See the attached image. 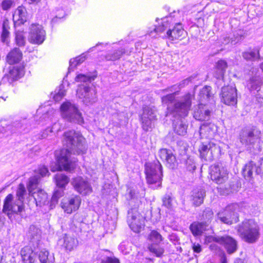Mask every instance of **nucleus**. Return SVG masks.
Listing matches in <instances>:
<instances>
[{"label": "nucleus", "instance_id": "nucleus-44", "mask_svg": "<svg viewBox=\"0 0 263 263\" xmlns=\"http://www.w3.org/2000/svg\"><path fill=\"white\" fill-rule=\"evenodd\" d=\"M85 59V56L84 54H82L75 59H71L69 61V71L73 70L78 65L84 62Z\"/></svg>", "mask_w": 263, "mask_h": 263}, {"label": "nucleus", "instance_id": "nucleus-21", "mask_svg": "<svg viewBox=\"0 0 263 263\" xmlns=\"http://www.w3.org/2000/svg\"><path fill=\"white\" fill-rule=\"evenodd\" d=\"M25 246L21 251L22 261L24 263H34L36 259V254L38 253L37 248L35 246Z\"/></svg>", "mask_w": 263, "mask_h": 263}, {"label": "nucleus", "instance_id": "nucleus-64", "mask_svg": "<svg viewBox=\"0 0 263 263\" xmlns=\"http://www.w3.org/2000/svg\"><path fill=\"white\" fill-rule=\"evenodd\" d=\"M221 263H227V259L226 257H223L221 259Z\"/></svg>", "mask_w": 263, "mask_h": 263}, {"label": "nucleus", "instance_id": "nucleus-55", "mask_svg": "<svg viewBox=\"0 0 263 263\" xmlns=\"http://www.w3.org/2000/svg\"><path fill=\"white\" fill-rule=\"evenodd\" d=\"M52 133L49 129V127L47 128L45 130L41 132L37 135V138L39 139H43L47 138L50 134Z\"/></svg>", "mask_w": 263, "mask_h": 263}, {"label": "nucleus", "instance_id": "nucleus-12", "mask_svg": "<svg viewBox=\"0 0 263 263\" xmlns=\"http://www.w3.org/2000/svg\"><path fill=\"white\" fill-rule=\"evenodd\" d=\"M23 75L24 70L22 67L18 66L13 67L10 69L9 73L3 78V83H0V90L5 92L7 85H10L13 81L16 80Z\"/></svg>", "mask_w": 263, "mask_h": 263}, {"label": "nucleus", "instance_id": "nucleus-28", "mask_svg": "<svg viewBox=\"0 0 263 263\" xmlns=\"http://www.w3.org/2000/svg\"><path fill=\"white\" fill-rule=\"evenodd\" d=\"M14 23L23 24L27 20V11L25 7L19 6L14 11L13 15Z\"/></svg>", "mask_w": 263, "mask_h": 263}, {"label": "nucleus", "instance_id": "nucleus-32", "mask_svg": "<svg viewBox=\"0 0 263 263\" xmlns=\"http://www.w3.org/2000/svg\"><path fill=\"white\" fill-rule=\"evenodd\" d=\"M227 67V63L224 60H220L218 61L216 64V71L214 73L215 77L217 79L222 78Z\"/></svg>", "mask_w": 263, "mask_h": 263}, {"label": "nucleus", "instance_id": "nucleus-14", "mask_svg": "<svg viewBox=\"0 0 263 263\" xmlns=\"http://www.w3.org/2000/svg\"><path fill=\"white\" fill-rule=\"evenodd\" d=\"M141 119L143 129L145 131H148L152 128L156 119V110L148 106L144 107Z\"/></svg>", "mask_w": 263, "mask_h": 263}, {"label": "nucleus", "instance_id": "nucleus-7", "mask_svg": "<svg viewBox=\"0 0 263 263\" xmlns=\"http://www.w3.org/2000/svg\"><path fill=\"white\" fill-rule=\"evenodd\" d=\"M192 96L185 95L180 101L176 102L172 107H168V113L174 117H185L187 116L192 105Z\"/></svg>", "mask_w": 263, "mask_h": 263}, {"label": "nucleus", "instance_id": "nucleus-27", "mask_svg": "<svg viewBox=\"0 0 263 263\" xmlns=\"http://www.w3.org/2000/svg\"><path fill=\"white\" fill-rule=\"evenodd\" d=\"M34 199L36 206H42L49 203L47 193L42 190H37V192L30 194Z\"/></svg>", "mask_w": 263, "mask_h": 263}, {"label": "nucleus", "instance_id": "nucleus-48", "mask_svg": "<svg viewBox=\"0 0 263 263\" xmlns=\"http://www.w3.org/2000/svg\"><path fill=\"white\" fill-rule=\"evenodd\" d=\"M15 42L18 46H23L25 44V39L23 32L17 31L15 33Z\"/></svg>", "mask_w": 263, "mask_h": 263}, {"label": "nucleus", "instance_id": "nucleus-23", "mask_svg": "<svg viewBox=\"0 0 263 263\" xmlns=\"http://www.w3.org/2000/svg\"><path fill=\"white\" fill-rule=\"evenodd\" d=\"M211 110L206 104L200 103L194 111V118L199 121L209 120L211 116Z\"/></svg>", "mask_w": 263, "mask_h": 263}, {"label": "nucleus", "instance_id": "nucleus-33", "mask_svg": "<svg viewBox=\"0 0 263 263\" xmlns=\"http://www.w3.org/2000/svg\"><path fill=\"white\" fill-rule=\"evenodd\" d=\"M170 89V91L173 92L174 91L175 92L166 95L162 97V102L163 104H165L168 107H172V106H170V104H171L173 101L175 100V96L178 93V91L176 89V85H174L171 87L168 88L166 90H168Z\"/></svg>", "mask_w": 263, "mask_h": 263}, {"label": "nucleus", "instance_id": "nucleus-34", "mask_svg": "<svg viewBox=\"0 0 263 263\" xmlns=\"http://www.w3.org/2000/svg\"><path fill=\"white\" fill-rule=\"evenodd\" d=\"M39 258L41 263H53L54 262L53 254H50L45 249L41 250L39 253Z\"/></svg>", "mask_w": 263, "mask_h": 263}, {"label": "nucleus", "instance_id": "nucleus-49", "mask_svg": "<svg viewBox=\"0 0 263 263\" xmlns=\"http://www.w3.org/2000/svg\"><path fill=\"white\" fill-rule=\"evenodd\" d=\"M173 199L170 195L166 194L162 198L163 205L167 209H171L173 207Z\"/></svg>", "mask_w": 263, "mask_h": 263}, {"label": "nucleus", "instance_id": "nucleus-26", "mask_svg": "<svg viewBox=\"0 0 263 263\" xmlns=\"http://www.w3.org/2000/svg\"><path fill=\"white\" fill-rule=\"evenodd\" d=\"M205 196V191L201 187L194 189L191 195L193 203L195 206L200 205L203 202Z\"/></svg>", "mask_w": 263, "mask_h": 263}, {"label": "nucleus", "instance_id": "nucleus-29", "mask_svg": "<svg viewBox=\"0 0 263 263\" xmlns=\"http://www.w3.org/2000/svg\"><path fill=\"white\" fill-rule=\"evenodd\" d=\"M28 236L30 239V245H32L34 246V243H35L36 247L39 246V243L41 238V232L34 226H31L29 228V230L28 234Z\"/></svg>", "mask_w": 263, "mask_h": 263}, {"label": "nucleus", "instance_id": "nucleus-10", "mask_svg": "<svg viewBox=\"0 0 263 263\" xmlns=\"http://www.w3.org/2000/svg\"><path fill=\"white\" fill-rule=\"evenodd\" d=\"M208 239L209 241H214L222 245L229 254L233 253L237 250V241L231 236H212Z\"/></svg>", "mask_w": 263, "mask_h": 263}, {"label": "nucleus", "instance_id": "nucleus-3", "mask_svg": "<svg viewBox=\"0 0 263 263\" xmlns=\"http://www.w3.org/2000/svg\"><path fill=\"white\" fill-rule=\"evenodd\" d=\"M240 143L247 150L253 154H257L261 151L260 146V132L254 127H246L242 128L239 135Z\"/></svg>", "mask_w": 263, "mask_h": 263}, {"label": "nucleus", "instance_id": "nucleus-15", "mask_svg": "<svg viewBox=\"0 0 263 263\" xmlns=\"http://www.w3.org/2000/svg\"><path fill=\"white\" fill-rule=\"evenodd\" d=\"M81 203V197L78 195H74L63 199L61 203V206L64 212L71 214L79 209Z\"/></svg>", "mask_w": 263, "mask_h": 263}, {"label": "nucleus", "instance_id": "nucleus-36", "mask_svg": "<svg viewBox=\"0 0 263 263\" xmlns=\"http://www.w3.org/2000/svg\"><path fill=\"white\" fill-rule=\"evenodd\" d=\"M190 228L194 236H199L206 230V226L202 222H194L190 226Z\"/></svg>", "mask_w": 263, "mask_h": 263}, {"label": "nucleus", "instance_id": "nucleus-38", "mask_svg": "<svg viewBox=\"0 0 263 263\" xmlns=\"http://www.w3.org/2000/svg\"><path fill=\"white\" fill-rule=\"evenodd\" d=\"M77 240L73 237L67 235L64 237L63 246L67 250L71 251L77 247Z\"/></svg>", "mask_w": 263, "mask_h": 263}, {"label": "nucleus", "instance_id": "nucleus-50", "mask_svg": "<svg viewBox=\"0 0 263 263\" xmlns=\"http://www.w3.org/2000/svg\"><path fill=\"white\" fill-rule=\"evenodd\" d=\"M8 23L7 21H4L3 25V31L2 33V41L3 42H6L7 39L9 36V32L8 31Z\"/></svg>", "mask_w": 263, "mask_h": 263}, {"label": "nucleus", "instance_id": "nucleus-6", "mask_svg": "<svg viewBox=\"0 0 263 263\" xmlns=\"http://www.w3.org/2000/svg\"><path fill=\"white\" fill-rule=\"evenodd\" d=\"M162 167L158 160L145 164V172L147 183L152 188L161 186L162 177Z\"/></svg>", "mask_w": 263, "mask_h": 263}, {"label": "nucleus", "instance_id": "nucleus-51", "mask_svg": "<svg viewBox=\"0 0 263 263\" xmlns=\"http://www.w3.org/2000/svg\"><path fill=\"white\" fill-rule=\"evenodd\" d=\"M62 86H60L59 90L53 96V99L56 102L60 101L66 94V91Z\"/></svg>", "mask_w": 263, "mask_h": 263}, {"label": "nucleus", "instance_id": "nucleus-11", "mask_svg": "<svg viewBox=\"0 0 263 263\" xmlns=\"http://www.w3.org/2000/svg\"><path fill=\"white\" fill-rule=\"evenodd\" d=\"M78 97L87 105L92 104L97 101L96 92L89 87L80 86L77 91Z\"/></svg>", "mask_w": 263, "mask_h": 263}, {"label": "nucleus", "instance_id": "nucleus-20", "mask_svg": "<svg viewBox=\"0 0 263 263\" xmlns=\"http://www.w3.org/2000/svg\"><path fill=\"white\" fill-rule=\"evenodd\" d=\"M159 158L166 163V165L170 168H174L177 165L176 157L171 150L166 148L160 149L158 152Z\"/></svg>", "mask_w": 263, "mask_h": 263}, {"label": "nucleus", "instance_id": "nucleus-8", "mask_svg": "<svg viewBox=\"0 0 263 263\" xmlns=\"http://www.w3.org/2000/svg\"><path fill=\"white\" fill-rule=\"evenodd\" d=\"M46 32L43 27L38 24H32L30 28L28 41L33 44L41 45L45 41Z\"/></svg>", "mask_w": 263, "mask_h": 263}, {"label": "nucleus", "instance_id": "nucleus-58", "mask_svg": "<svg viewBox=\"0 0 263 263\" xmlns=\"http://www.w3.org/2000/svg\"><path fill=\"white\" fill-rule=\"evenodd\" d=\"M102 263H120V261L117 258L107 257L102 260Z\"/></svg>", "mask_w": 263, "mask_h": 263}, {"label": "nucleus", "instance_id": "nucleus-62", "mask_svg": "<svg viewBox=\"0 0 263 263\" xmlns=\"http://www.w3.org/2000/svg\"><path fill=\"white\" fill-rule=\"evenodd\" d=\"M129 194L130 197L131 198H135V192L134 191L130 190V191L129 192Z\"/></svg>", "mask_w": 263, "mask_h": 263}, {"label": "nucleus", "instance_id": "nucleus-59", "mask_svg": "<svg viewBox=\"0 0 263 263\" xmlns=\"http://www.w3.org/2000/svg\"><path fill=\"white\" fill-rule=\"evenodd\" d=\"M192 247L194 253H199L202 251L201 246L199 243H193Z\"/></svg>", "mask_w": 263, "mask_h": 263}, {"label": "nucleus", "instance_id": "nucleus-1", "mask_svg": "<svg viewBox=\"0 0 263 263\" xmlns=\"http://www.w3.org/2000/svg\"><path fill=\"white\" fill-rule=\"evenodd\" d=\"M64 144L68 148L56 152L58 166L56 169L51 168L52 172L64 170L66 171L73 170L77 165V161L71 157V154H84L87 150L85 139L79 133L74 130L66 132L64 134Z\"/></svg>", "mask_w": 263, "mask_h": 263}, {"label": "nucleus", "instance_id": "nucleus-31", "mask_svg": "<svg viewBox=\"0 0 263 263\" xmlns=\"http://www.w3.org/2000/svg\"><path fill=\"white\" fill-rule=\"evenodd\" d=\"M170 19H171V16L166 17L162 19V25L158 27H155L153 30H148L149 35L152 37H155V35H154V33L163 32L170 27L168 22Z\"/></svg>", "mask_w": 263, "mask_h": 263}, {"label": "nucleus", "instance_id": "nucleus-53", "mask_svg": "<svg viewBox=\"0 0 263 263\" xmlns=\"http://www.w3.org/2000/svg\"><path fill=\"white\" fill-rule=\"evenodd\" d=\"M14 5L15 3L13 0H4L2 3V7L4 10H7Z\"/></svg>", "mask_w": 263, "mask_h": 263}, {"label": "nucleus", "instance_id": "nucleus-46", "mask_svg": "<svg viewBox=\"0 0 263 263\" xmlns=\"http://www.w3.org/2000/svg\"><path fill=\"white\" fill-rule=\"evenodd\" d=\"M124 53L125 51L124 49H120L112 53L108 54L105 56V59L107 61H116L119 59Z\"/></svg>", "mask_w": 263, "mask_h": 263}, {"label": "nucleus", "instance_id": "nucleus-60", "mask_svg": "<svg viewBox=\"0 0 263 263\" xmlns=\"http://www.w3.org/2000/svg\"><path fill=\"white\" fill-rule=\"evenodd\" d=\"M257 163L259 168L260 176H262L263 175V157L257 162Z\"/></svg>", "mask_w": 263, "mask_h": 263}, {"label": "nucleus", "instance_id": "nucleus-19", "mask_svg": "<svg viewBox=\"0 0 263 263\" xmlns=\"http://www.w3.org/2000/svg\"><path fill=\"white\" fill-rule=\"evenodd\" d=\"M71 183L75 190L83 195H86L92 192V187L90 183L81 177L74 178Z\"/></svg>", "mask_w": 263, "mask_h": 263}, {"label": "nucleus", "instance_id": "nucleus-22", "mask_svg": "<svg viewBox=\"0 0 263 263\" xmlns=\"http://www.w3.org/2000/svg\"><path fill=\"white\" fill-rule=\"evenodd\" d=\"M243 176L247 179H251L255 175H260L257 163L250 161L244 166L242 170Z\"/></svg>", "mask_w": 263, "mask_h": 263}, {"label": "nucleus", "instance_id": "nucleus-39", "mask_svg": "<svg viewBox=\"0 0 263 263\" xmlns=\"http://www.w3.org/2000/svg\"><path fill=\"white\" fill-rule=\"evenodd\" d=\"M57 185L59 187L63 188L69 182V178L62 174H57L54 177Z\"/></svg>", "mask_w": 263, "mask_h": 263}, {"label": "nucleus", "instance_id": "nucleus-13", "mask_svg": "<svg viewBox=\"0 0 263 263\" xmlns=\"http://www.w3.org/2000/svg\"><path fill=\"white\" fill-rule=\"evenodd\" d=\"M221 101L225 104L234 105L237 102V93L236 87L234 85H228L222 87L220 93Z\"/></svg>", "mask_w": 263, "mask_h": 263}, {"label": "nucleus", "instance_id": "nucleus-9", "mask_svg": "<svg viewBox=\"0 0 263 263\" xmlns=\"http://www.w3.org/2000/svg\"><path fill=\"white\" fill-rule=\"evenodd\" d=\"M210 174L211 179L217 184H222L228 179V171L221 163L212 165Z\"/></svg>", "mask_w": 263, "mask_h": 263}, {"label": "nucleus", "instance_id": "nucleus-54", "mask_svg": "<svg viewBox=\"0 0 263 263\" xmlns=\"http://www.w3.org/2000/svg\"><path fill=\"white\" fill-rule=\"evenodd\" d=\"M210 127L208 126L203 125L201 126L199 130V134L201 137V138H208L210 136V134H206L205 133L206 132H209Z\"/></svg>", "mask_w": 263, "mask_h": 263}, {"label": "nucleus", "instance_id": "nucleus-17", "mask_svg": "<svg viewBox=\"0 0 263 263\" xmlns=\"http://www.w3.org/2000/svg\"><path fill=\"white\" fill-rule=\"evenodd\" d=\"M220 147L214 143L203 144L199 149L200 156L206 161H212L220 152Z\"/></svg>", "mask_w": 263, "mask_h": 263}, {"label": "nucleus", "instance_id": "nucleus-5", "mask_svg": "<svg viewBox=\"0 0 263 263\" xmlns=\"http://www.w3.org/2000/svg\"><path fill=\"white\" fill-rule=\"evenodd\" d=\"M62 117L65 120L80 125L84 124V121L82 114L78 106L70 101H66L60 107Z\"/></svg>", "mask_w": 263, "mask_h": 263}, {"label": "nucleus", "instance_id": "nucleus-16", "mask_svg": "<svg viewBox=\"0 0 263 263\" xmlns=\"http://www.w3.org/2000/svg\"><path fill=\"white\" fill-rule=\"evenodd\" d=\"M34 173V175L29 178L27 184V189L30 194L35 192V190L37 189L41 177L49 175V174L48 168L44 166L40 167Z\"/></svg>", "mask_w": 263, "mask_h": 263}, {"label": "nucleus", "instance_id": "nucleus-18", "mask_svg": "<svg viewBox=\"0 0 263 263\" xmlns=\"http://www.w3.org/2000/svg\"><path fill=\"white\" fill-rule=\"evenodd\" d=\"M236 204H231L227 206L224 210V213L218 214L219 219L223 223L231 224L238 221L237 214L234 211L237 208Z\"/></svg>", "mask_w": 263, "mask_h": 263}, {"label": "nucleus", "instance_id": "nucleus-40", "mask_svg": "<svg viewBox=\"0 0 263 263\" xmlns=\"http://www.w3.org/2000/svg\"><path fill=\"white\" fill-rule=\"evenodd\" d=\"M148 239L152 242L151 244L158 245L162 240L161 235L156 230H153L148 235Z\"/></svg>", "mask_w": 263, "mask_h": 263}, {"label": "nucleus", "instance_id": "nucleus-37", "mask_svg": "<svg viewBox=\"0 0 263 263\" xmlns=\"http://www.w3.org/2000/svg\"><path fill=\"white\" fill-rule=\"evenodd\" d=\"M24 122V121L23 122L21 121L14 122L12 125H8L6 127L7 130H10L11 133L25 132L26 124Z\"/></svg>", "mask_w": 263, "mask_h": 263}, {"label": "nucleus", "instance_id": "nucleus-52", "mask_svg": "<svg viewBox=\"0 0 263 263\" xmlns=\"http://www.w3.org/2000/svg\"><path fill=\"white\" fill-rule=\"evenodd\" d=\"M92 80H94V78L92 77L88 76L83 74H79L75 78L76 82H90Z\"/></svg>", "mask_w": 263, "mask_h": 263}, {"label": "nucleus", "instance_id": "nucleus-42", "mask_svg": "<svg viewBox=\"0 0 263 263\" xmlns=\"http://www.w3.org/2000/svg\"><path fill=\"white\" fill-rule=\"evenodd\" d=\"M187 126L180 120L175 124L174 131L179 135L183 136L186 133Z\"/></svg>", "mask_w": 263, "mask_h": 263}, {"label": "nucleus", "instance_id": "nucleus-30", "mask_svg": "<svg viewBox=\"0 0 263 263\" xmlns=\"http://www.w3.org/2000/svg\"><path fill=\"white\" fill-rule=\"evenodd\" d=\"M23 54L21 51L17 48L12 49L7 56V61L12 65L18 63L22 59Z\"/></svg>", "mask_w": 263, "mask_h": 263}, {"label": "nucleus", "instance_id": "nucleus-2", "mask_svg": "<svg viewBox=\"0 0 263 263\" xmlns=\"http://www.w3.org/2000/svg\"><path fill=\"white\" fill-rule=\"evenodd\" d=\"M25 193V187L24 184L21 183L16 191L17 200L14 201L13 196L11 194L8 195L5 199L3 212L11 220L13 219L14 214H19L23 210L24 195Z\"/></svg>", "mask_w": 263, "mask_h": 263}, {"label": "nucleus", "instance_id": "nucleus-41", "mask_svg": "<svg viewBox=\"0 0 263 263\" xmlns=\"http://www.w3.org/2000/svg\"><path fill=\"white\" fill-rule=\"evenodd\" d=\"M258 56L259 50L257 49H253L242 53V57L247 61H254Z\"/></svg>", "mask_w": 263, "mask_h": 263}, {"label": "nucleus", "instance_id": "nucleus-63", "mask_svg": "<svg viewBox=\"0 0 263 263\" xmlns=\"http://www.w3.org/2000/svg\"><path fill=\"white\" fill-rule=\"evenodd\" d=\"M235 263H245V262L242 259H241L240 258H237L235 260Z\"/></svg>", "mask_w": 263, "mask_h": 263}, {"label": "nucleus", "instance_id": "nucleus-45", "mask_svg": "<svg viewBox=\"0 0 263 263\" xmlns=\"http://www.w3.org/2000/svg\"><path fill=\"white\" fill-rule=\"evenodd\" d=\"M197 74H193L190 77L181 81L179 83L178 86H176V88L178 87V89H180L191 83H194L195 81L197 80Z\"/></svg>", "mask_w": 263, "mask_h": 263}, {"label": "nucleus", "instance_id": "nucleus-47", "mask_svg": "<svg viewBox=\"0 0 263 263\" xmlns=\"http://www.w3.org/2000/svg\"><path fill=\"white\" fill-rule=\"evenodd\" d=\"M63 195L64 190L63 188L60 187L59 189L56 190L51 198V204L52 205H55L58 203L59 199L62 197Z\"/></svg>", "mask_w": 263, "mask_h": 263}, {"label": "nucleus", "instance_id": "nucleus-4", "mask_svg": "<svg viewBox=\"0 0 263 263\" xmlns=\"http://www.w3.org/2000/svg\"><path fill=\"white\" fill-rule=\"evenodd\" d=\"M237 232L240 237L246 242L252 243L259 238V227L253 219L246 220L237 227Z\"/></svg>", "mask_w": 263, "mask_h": 263}, {"label": "nucleus", "instance_id": "nucleus-56", "mask_svg": "<svg viewBox=\"0 0 263 263\" xmlns=\"http://www.w3.org/2000/svg\"><path fill=\"white\" fill-rule=\"evenodd\" d=\"M50 130L52 133L53 132H59V131H61L62 129H63V127L62 125V124L58 121L57 122H55L52 126L51 128H49Z\"/></svg>", "mask_w": 263, "mask_h": 263}, {"label": "nucleus", "instance_id": "nucleus-35", "mask_svg": "<svg viewBox=\"0 0 263 263\" xmlns=\"http://www.w3.org/2000/svg\"><path fill=\"white\" fill-rule=\"evenodd\" d=\"M212 97L211 87L209 86H205L199 92V101L200 103H203L209 101Z\"/></svg>", "mask_w": 263, "mask_h": 263}, {"label": "nucleus", "instance_id": "nucleus-25", "mask_svg": "<svg viewBox=\"0 0 263 263\" xmlns=\"http://www.w3.org/2000/svg\"><path fill=\"white\" fill-rule=\"evenodd\" d=\"M184 34V30L182 28L181 24H177L172 29H170L166 32L165 37L170 40L180 39Z\"/></svg>", "mask_w": 263, "mask_h": 263}, {"label": "nucleus", "instance_id": "nucleus-57", "mask_svg": "<svg viewBox=\"0 0 263 263\" xmlns=\"http://www.w3.org/2000/svg\"><path fill=\"white\" fill-rule=\"evenodd\" d=\"M186 168L189 171H194L195 168V165L193 160L190 158L187 159L186 161Z\"/></svg>", "mask_w": 263, "mask_h": 263}, {"label": "nucleus", "instance_id": "nucleus-24", "mask_svg": "<svg viewBox=\"0 0 263 263\" xmlns=\"http://www.w3.org/2000/svg\"><path fill=\"white\" fill-rule=\"evenodd\" d=\"M142 218L138 213L130 214L128 213V222L130 229L136 233H139L144 225Z\"/></svg>", "mask_w": 263, "mask_h": 263}, {"label": "nucleus", "instance_id": "nucleus-43", "mask_svg": "<svg viewBox=\"0 0 263 263\" xmlns=\"http://www.w3.org/2000/svg\"><path fill=\"white\" fill-rule=\"evenodd\" d=\"M147 248L151 253L158 257H161L164 252L163 248L159 247L156 244H149Z\"/></svg>", "mask_w": 263, "mask_h": 263}, {"label": "nucleus", "instance_id": "nucleus-61", "mask_svg": "<svg viewBox=\"0 0 263 263\" xmlns=\"http://www.w3.org/2000/svg\"><path fill=\"white\" fill-rule=\"evenodd\" d=\"M30 4L36 5L41 2V0H26Z\"/></svg>", "mask_w": 263, "mask_h": 263}]
</instances>
